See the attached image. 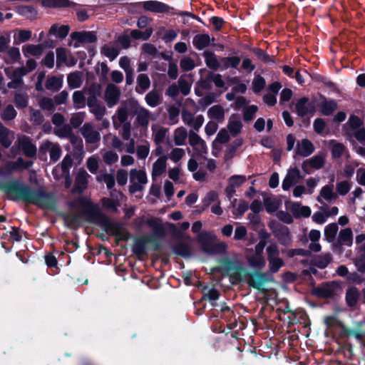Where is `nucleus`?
<instances>
[{
  "instance_id": "obj_24",
  "label": "nucleus",
  "mask_w": 365,
  "mask_h": 365,
  "mask_svg": "<svg viewBox=\"0 0 365 365\" xmlns=\"http://www.w3.org/2000/svg\"><path fill=\"white\" fill-rule=\"evenodd\" d=\"M173 252L182 257L187 258L192 255L191 246L184 242H180L173 246Z\"/></svg>"
},
{
  "instance_id": "obj_44",
  "label": "nucleus",
  "mask_w": 365,
  "mask_h": 365,
  "mask_svg": "<svg viewBox=\"0 0 365 365\" xmlns=\"http://www.w3.org/2000/svg\"><path fill=\"white\" fill-rule=\"evenodd\" d=\"M331 261V256L329 253L324 255H318L314 258V264L319 269H324Z\"/></svg>"
},
{
  "instance_id": "obj_61",
  "label": "nucleus",
  "mask_w": 365,
  "mask_h": 365,
  "mask_svg": "<svg viewBox=\"0 0 365 365\" xmlns=\"http://www.w3.org/2000/svg\"><path fill=\"white\" fill-rule=\"evenodd\" d=\"M180 66L183 71H190L195 68V62L190 57H185L180 60Z\"/></svg>"
},
{
  "instance_id": "obj_32",
  "label": "nucleus",
  "mask_w": 365,
  "mask_h": 365,
  "mask_svg": "<svg viewBox=\"0 0 365 365\" xmlns=\"http://www.w3.org/2000/svg\"><path fill=\"white\" fill-rule=\"evenodd\" d=\"M206 65L214 71L218 70L220 63L216 58L215 54L210 51H205L203 53Z\"/></svg>"
},
{
  "instance_id": "obj_4",
  "label": "nucleus",
  "mask_w": 365,
  "mask_h": 365,
  "mask_svg": "<svg viewBox=\"0 0 365 365\" xmlns=\"http://www.w3.org/2000/svg\"><path fill=\"white\" fill-rule=\"evenodd\" d=\"M146 224L152 228L153 232L151 235L135 238L132 252L137 257H141L147 254L146 246L148 244L153 245L154 251H159L160 250V240L166 235V230L158 218L148 219Z\"/></svg>"
},
{
  "instance_id": "obj_2",
  "label": "nucleus",
  "mask_w": 365,
  "mask_h": 365,
  "mask_svg": "<svg viewBox=\"0 0 365 365\" xmlns=\"http://www.w3.org/2000/svg\"><path fill=\"white\" fill-rule=\"evenodd\" d=\"M72 208L83 207V214L87 217L88 222L100 225L108 234L115 236L118 240L128 241L130 233L124 227L120 222H113L101 210L97 204L85 197H78L75 200L68 202Z\"/></svg>"
},
{
  "instance_id": "obj_48",
  "label": "nucleus",
  "mask_w": 365,
  "mask_h": 365,
  "mask_svg": "<svg viewBox=\"0 0 365 365\" xmlns=\"http://www.w3.org/2000/svg\"><path fill=\"white\" fill-rule=\"evenodd\" d=\"M61 217L67 227L78 226L80 225V216L78 215L62 213Z\"/></svg>"
},
{
  "instance_id": "obj_53",
  "label": "nucleus",
  "mask_w": 365,
  "mask_h": 365,
  "mask_svg": "<svg viewBox=\"0 0 365 365\" xmlns=\"http://www.w3.org/2000/svg\"><path fill=\"white\" fill-rule=\"evenodd\" d=\"M265 86V79L260 75H258L252 81V91L255 93H258L264 89Z\"/></svg>"
},
{
  "instance_id": "obj_3",
  "label": "nucleus",
  "mask_w": 365,
  "mask_h": 365,
  "mask_svg": "<svg viewBox=\"0 0 365 365\" xmlns=\"http://www.w3.org/2000/svg\"><path fill=\"white\" fill-rule=\"evenodd\" d=\"M222 267L227 271H234L231 278L237 282H245L250 287L257 289L260 293L266 294L268 290L264 287L266 283L273 281V277L261 271H248L238 263L228 257L220 260Z\"/></svg>"
},
{
  "instance_id": "obj_30",
  "label": "nucleus",
  "mask_w": 365,
  "mask_h": 365,
  "mask_svg": "<svg viewBox=\"0 0 365 365\" xmlns=\"http://www.w3.org/2000/svg\"><path fill=\"white\" fill-rule=\"evenodd\" d=\"M63 85L62 78L51 76L47 78L46 81V88L53 92L58 91Z\"/></svg>"
},
{
  "instance_id": "obj_46",
  "label": "nucleus",
  "mask_w": 365,
  "mask_h": 365,
  "mask_svg": "<svg viewBox=\"0 0 365 365\" xmlns=\"http://www.w3.org/2000/svg\"><path fill=\"white\" fill-rule=\"evenodd\" d=\"M17 115V112L11 104L7 105L1 113V118L4 121L14 120Z\"/></svg>"
},
{
  "instance_id": "obj_31",
  "label": "nucleus",
  "mask_w": 365,
  "mask_h": 365,
  "mask_svg": "<svg viewBox=\"0 0 365 365\" xmlns=\"http://www.w3.org/2000/svg\"><path fill=\"white\" fill-rule=\"evenodd\" d=\"M338 225L335 222L327 225L324 228V239L328 242H334L338 232Z\"/></svg>"
},
{
  "instance_id": "obj_34",
  "label": "nucleus",
  "mask_w": 365,
  "mask_h": 365,
  "mask_svg": "<svg viewBox=\"0 0 365 365\" xmlns=\"http://www.w3.org/2000/svg\"><path fill=\"white\" fill-rule=\"evenodd\" d=\"M230 140V135L226 129L222 128L217 133L215 140L212 143V149H217L216 142L224 144L227 143ZM212 154L213 156L217 157V153L214 150L212 151Z\"/></svg>"
},
{
  "instance_id": "obj_27",
  "label": "nucleus",
  "mask_w": 365,
  "mask_h": 365,
  "mask_svg": "<svg viewBox=\"0 0 365 365\" xmlns=\"http://www.w3.org/2000/svg\"><path fill=\"white\" fill-rule=\"evenodd\" d=\"M150 81L147 74L140 73L137 77V86L135 91L139 94H143L150 88Z\"/></svg>"
},
{
  "instance_id": "obj_36",
  "label": "nucleus",
  "mask_w": 365,
  "mask_h": 365,
  "mask_svg": "<svg viewBox=\"0 0 365 365\" xmlns=\"http://www.w3.org/2000/svg\"><path fill=\"white\" fill-rule=\"evenodd\" d=\"M145 99L149 106L154 108L160 103L162 96L157 91L153 90L146 94Z\"/></svg>"
},
{
  "instance_id": "obj_15",
  "label": "nucleus",
  "mask_w": 365,
  "mask_h": 365,
  "mask_svg": "<svg viewBox=\"0 0 365 365\" xmlns=\"http://www.w3.org/2000/svg\"><path fill=\"white\" fill-rule=\"evenodd\" d=\"M15 12L21 16L29 20H35L37 19L38 11L31 5H19L14 8Z\"/></svg>"
},
{
  "instance_id": "obj_52",
  "label": "nucleus",
  "mask_w": 365,
  "mask_h": 365,
  "mask_svg": "<svg viewBox=\"0 0 365 365\" xmlns=\"http://www.w3.org/2000/svg\"><path fill=\"white\" fill-rule=\"evenodd\" d=\"M56 53V67L59 68L67 61L66 48L64 47L57 48Z\"/></svg>"
},
{
  "instance_id": "obj_9",
  "label": "nucleus",
  "mask_w": 365,
  "mask_h": 365,
  "mask_svg": "<svg viewBox=\"0 0 365 365\" xmlns=\"http://www.w3.org/2000/svg\"><path fill=\"white\" fill-rule=\"evenodd\" d=\"M297 115L304 118L307 115H313L316 112L315 101H311L308 97L304 96L298 99L295 104Z\"/></svg>"
},
{
  "instance_id": "obj_45",
  "label": "nucleus",
  "mask_w": 365,
  "mask_h": 365,
  "mask_svg": "<svg viewBox=\"0 0 365 365\" xmlns=\"http://www.w3.org/2000/svg\"><path fill=\"white\" fill-rule=\"evenodd\" d=\"M306 162L309 164L312 168L319 170L324 167L325 159L322 155H316L312 158L306 160Z\"/></svg>"
},
{
  "instance_id": "obj_13",
  "label": "nucleus",
  "mask_w": 365,
  "mask_h": 365,
  "mask_svg": "<svg viewBox=\"0 0 365 365\" xmlns=\"http://www.w3.org/2000/svg\"><path fill=\"white\" fill-rule=\"evenodd\" d=\"M90 177L83 168L81 169L76 177L72 192L82 193L88 186Z\"/></svg>"
},
{
  "instance_id": "obj_18",
  "label": "nucleus",
  "mask_w": 365,
  "mask_h": 365,
  "mask_svg": "<svg viewBox=\"0 0 365 365\" xmlns=\"http://www.w3.org/2000/svg\"><path fill=\"white\" fill-rule=\"evenodd\" d=\"M70 26L68 25L53 24L49 29L48 36H53L61 40L64 39L68 34Z\"/></svg>"
},
{
  "instance_id": "obj_25",
  "label": "nucleus",
  "mask_w": 365,
  "mask_h": 365,
  "mask_svg": "<svg viewBox=\"0 0 365 365\" xmlns=\"http://www.w3.org/2000/svg\"><path fill=\"white\" fill-rule=\"evenodd\" d=\"M167 156H160L153 165L152 175L153 177L160 176L166 170Z\"/></svg>"
},
{
  "instance_id": "obj_43",
  "label": "nucleus",
  "mask_w": 365,
  "mask_h": 365,
  "mask_svg": "<svg viewBox=\"0 0 365 365\" xmlns=\"http://www.w3.org/2000/svg\"><path fill=\"white\" fill-rule=\"evenodd\" d=\"M101 53L102 55L108 58L110 61H113L119 55L120 51L116 47L109 46L108 45L105 44L101 48Z\"/></svg>"
},
{
  "instance_id": "obj_29",
  "label": "nucleus",
  "mask_w": 365,
  "mask_h": 365,
  "mask_svg": "<svg viewBox=\"0 0 365 365\" xmlns=\"http://www.w3.org/2000/svg\"><path fill=\"white\" fill-rule=\"evenodd\" d=\"M22 51L25 56H28L29 54L39 56L42 54L43 48L42 44H26L23 46Z\"/></svg>"
},
{
  "instance_id": "obj_41",
  "label": "nucleus",
  "mask_w": 365,
  "mask_h": 365,
  "mask_svg": "<svg viewBox=\"0 0 365 365\" xmlns=\"http://www.w3.org/2000/svg\"><path fill=\"white\" fill-rule=\"evenodd\" d=\"M207 115L212 119L220 120L224 119L225 111L220 105H215L209 108Z\"/></svg>"
},
{
  "instance_id": "obj_50",
  "label": "nucleus",
  "mask_w": 365,
  "mask_h": 365,
  "mask_svg": "<svg viewBox=\"0 0 365 365\" xmlns=\"http://www.w3.org/2000/svg\"><path fill=\"white\" fill-rule=\"evenodd\" d=\"M248 262L250 266L255 268L261 269L264 267L266 262L263 255H258L255 254L248 259Z\"/></svg>"
},
{
  "instance_id": "obj_62",
  "label": "nucleus",
  "mask_w": 365,
  "mask_h": 365,
  "mask_svg": "<svg viewBox=\"0 0 365 365\" xmlns=\"http://www.w3.org/2000/svg\"><path fill=\"white\" fill-rule=\"evenodd\" d=\"M31 121H32L35 125H41L43 120L44 117L41 112L38 110H34L31 108Z\"/></svg>"
},
{
  "instance_id": "obj_26",
  "label": "nucleus",
  "mask_w": 365,
  "mask_h": 365,
  "mask_svg": "<svg viewBox=\"0 0 365 365\" xmlns=\"http://www.w3.org/2000/svg\"><path fill=\"white\" fill-rule=\"evenodd\" d=\"M353 242V234L351 228H345L341 230L337 240L339 246L347 245L351 246Z\"/></svg>"
},
{
  "instance_id": "obj_39",
  "label": "nucleus",
  "mask_w": 365,
  "mask_h": 365,
  "mask_svg": "<svg viewBox=\"0 0 365 365\" xmlns=\"http://www.w3.org/2000/svg\"><path fill=\"white\" fill-rule=\"evenodd\" d=\"M240 61V58L237 56L222 57L220 59V62L222 64L224 69H227L229 68H237Z\"/></svg>"
},
{
  "instance_id": "obj_35",
  "label": "nucleus",
  "mask_w": 365,
  "mask_h": 365,
  "mask_svg": "<svg viewBox=\"0 0 365 365\" xmlns=\"http://www.w3.org/2000/svg\"><path fill=\"white\" fill-rule=\"evenodd\" d=\"M153 32V29L151 27L146 28L143 31L138 29H133L130 31V36L132 38L135 40L142 39L143 41H147L150 38Z\"/></svg>"
},
{
  "instance_id": "obj_33",
  "label": "nucleus",
  "mask_w": 365,
  "mask_h": 365,
  "mask_svg": "<svg viewBox=\"0 0 365 365\" xmlns=\"http://www.w3.org/2000/svg\"><path fill=\"white\" fill-rule=\"evenodd\" d=\"M243 140L242 138L235 139L231 144H230L225 153V160L232 159L237 151V150L242 145Z\"/></svg>"
},
{
  "instance_id": "obj_40",
  "label": "nucleus",
  "mask_w": 365,
  "mask_h": 365,
  "mask_svg": "<svg viewBox=\"0 0 365 365\" xmlns=\"http://www.w3.org/2000/svg\"><path fill=\"white\" fill-rule=\"evenodd\" d=\"M187 137V131L184 127H179L174 133V142L176 145H184Z\"/></svg>"
},
{
  "instance_id": "obj_58",
  "label": "nucleus",
  "mask_w": 365,
  "mask_h": 365,
  "mask_svg": "<svg viewBox=\"0 0 365 365\" xmlns=\"http://www.w3.org/2000/svg\"><path fill=\"white\" fill-rule=\"evenodd\" d=\"M320 196L324 198L326 200H331L333 198H335L336 196L333 192V186L332 185H324L320 190Z\"/></svg>"
},
{
  "instance_id": "obj_37",
  "label": "nucleus",
  "mask_w": 365,
  "mask_h": 365,
  "mask_svg": "<svg viewBox=\"0 0 365 365\" xmlns=\"http://www.w3.org/2000/svg\"><path fill=\"white\" fill-rule=\"evenodd\" d=\"M14 102L17 108L24 109L28 106L29 96L26 93L16 92Z\"/></svg>"
},
{
  "instance_id": "obj_63",
  "label": "nucleus",
  "mask_w": 365,
  "mask_h": 365,
  "mask_svg": "<svg viewBox=\"0 0 365 365\" xmlns=\"http://www.w3.org/2000/svg\"><path fill=\"white\" fill-rule=\"evenodd\" d=\"M267 260H270L274 258L279 257V250L276 243L270 244L267 247Z\"/></svg>"
},
{
  "instance_id": "obj_21",
  "label": "nucleus",
  "mask_w": 365,
  "mask_h": 365,
  "mask_svg": "<svg viewBox=\"0 0 365 365\" xmlns=\"http://www.w3.org/2000/svg\"><path fill=\"white\" fill-rule=\"evenodd\" d=\"M291 212L295 218L309 217L311 215V208L309 206L302 205L299 202H294L291 207Z\"/></svg>"
},
{
  "instance_id": "obj_1",
  "label": "nucleus",
  "mask_w": 365,
  "mask_h": 365,
  "mask_svg": "<svg viewBox=\"0 0 365 365\" xmlns=\"http://www.w3.org/2000/svg\"><path fill=\"white\" fill-rule=\"evenodd\" d=\"M0 190L7 195H14L12 201L21 200L39 208L56 210L57 198L54 192H47L43 187L35 188L19 180L0 182Z\"/></svg>"
},
{
  "instance_id": "obj_17",
  "label": "nucleus",
  "mask_w": 365,
  "mask_h": 365,
  "mask_svg": "<svg viewBox=\"0 0 365 365\" xmlns=\"http://www.w3.org/2000/svg\"><path fill=\"white\" fill-rule=\"evenodd\" d=\"M19 145L24 155L28 158H34L36 155V147L32 143L29 137L24 135L19 139Z\"/></svg>"
},
{
  "instance_id": "obj_14",
  "label": "nucleus",
  "mask_w": 365,
  "mask_h": 365,
  "mask_svg": "<svg viewBox=\"0 0 365 365\" xmlns=\"http://www.w3.org/2000/svg\"><path fill=\"white\" fill-rule=\"evenodd\" d=\"M120 96V91L116 86L112 83L108 85L105 92V99L109 107L115 105L118 102Z\"/></svg>"
},
{
  "instance_id": "obj_10",
  "label": "nucleus",
  "mask_w": 365,
  "mask_h": 365,
  "mask_svg": "<svg viewBox=\"0 0 365 365\" xmlns=\"http://www.w3.org/2000/svg\"><path fill=\"white\" fill-rule=\"evenodd\" d=\"M71 37L76 41L74 44L75 48L78 46L77 43H92L97 41V36L94 31H74L71 34Z\"/></svg>"
},
{
  "instance_id": "obj_49",
  "label": "nucleus",
  "mask_w": 365,
  "mask_h": 365,
  "mask_svg": "<svg viewBox=\"0 0 365 365\" xmlns=\"http://www.w3.org/2000/svg\"><path fill=\"white\" fill-rule=\"evenodd\" d=\"M218 198V194L216 191L211 190L207 193L205 197L202 200V205L200 210L202 211L207 209L212 202H215Z\"/></svg>"
},
{
  "instance_id": "obj_54",
  "label": "nucleus",
  "mask_w": 365,
  "mask_h": 365,
  "mask_svg": "<svg viewBox=\"0 0 365 365\" xmlns=\"http://www.w3.org/2000/svg\"><path fill=\"white\" fill-rule=\"evenodd\" d=\"M264 205L266 211L270 214L276 212L279 207V202L270 197H266L264 199Z\"/></svg>"
},
{
  "instance_id": "obj_7",
  "label": "nucleus",
  "mask_w": 365,
  "mask_h": 365,
  "mask_svg": "<svg viewBox=\"0 0 365 365\" xmlns=\"http://www.w3.org/2000/svg\"><path fill=\"white\" fill-rule=\"evenodd\" d=\"M340 289V284L336 281L325 282L312 290V294L320 299H332L336 295V289Z\"/></svg>"
},
{
  "instance_id": "obj_51",
  "label": "nucleus",
  "mask_w": 365,
  "mask_h": 365,
  "mask_svg": "<svg viewBox=\"0 0 365 365\" xmlns=\"http://www.w3.org/2000/svg\"><path fill=\"white\" fill-rule=\"evenodd\" d=\"M282 252L285 253L287 255V256L289 258H292L297 255L303 256V257H308L310 255L309 250H304L302 248L282 250Z\"/></svg>"
},
{
  "instance_id": "obj_56",
  "label": "nucleus",
  "mask_w": 365,
  "mask_h": 365,
  "mask_svg": "<svg viewBox=\"0 0 365 365\" xmlns=\"http://www.w3.org/2000/svg\"><path fill=\"white\" fill-rule=\"evenodd\" d=\"M101 201L103 206L106 209L113 211L115 212L118 211V206L119 205V202L117 200L108 197H103Z\"/></svg>"
},
{
  "instance_id": "obj_5",
  "label": "nucleus",
  "mask_w": 365,
  "mask_h": 365,
  "mask_svg": "<svg viewBox=\"0 0 365 365\" xmlns=\"http://www.w3.org/2000/svg\"><path fill=\"white\" fill-rule=\"evenodd\" d=\"M215 236L206 231L200 232L197 236V242L203 252L208 255H222L226 252L227 245L225 242L214 243Z\"/></svg>"
},
{
  "instance_id": "obj_22",
  "label": "nucleus",
  "mask_w": 365,
  "mask_h": 365,
  "mask_svg": "<svg viewBox=\"0 0 365 365\" xmlns=\"http://www.w3.org/2000/svg\"><path fill=\"white\" fill-rule=\"evenodd\" d=\"M359 291L356 287H350L346 291L345 301L349 307H354L359 299Z\"/></svg>"
},
{
  "instance_id": "obj_19",
  "label": "nucleus",
  "mask_w": 365,
  "mask_h": 365,
  "mask_svg": "<svg viewBox=\"0 0 365 365\" xmlns=\"http://www.w3.org/2000/svg\"><path fill=\"white\" fill-rule=\"evenodd\" d=\"M320 99L322 100L321 112L324 115L329 116L336 110L338 105L335 100H327L323 95H320Z\"/></svg>"
},
{
  "instance_id": "obj_59",
  "label": "nucleus",
  "mask_w": 365,
  "mask_h": 365,
  "mask_svg": "<svg viewBox=\"0 0 365 365\" xmlns=\"http://www.w3.org/2000/svg\"><path fill=\"white\" fill-rule=\"evenodd\" d=\"M49 153L51 161L53 163L57 162L60 159L62 153L61 146L58 143L54 144L51 148Z\"/></svg>"
},
{
  "instance_id": "obj_8",
  "label": "nucleus",
  "mask_w": 365,
  "mask_h": 365,
  "mask_svg": "<svg viewBox=\"0 0 365 365\" xmlns=\"http://www.w3.org/2000/svg\"><path fill=\"white\" fill-rule=\"evenodd\" d=\"M135 6H142L146 11H150L155 14H170L173 7L158 1L150 0L142 2H137L135 4Z\"/></svg>"
},
{
  "instance_id": "obj_57",
  "label": "nucleus",
  "mask_w": 365,
  "mask_h": 365,
  "mask_svg": "<svg viewBox=\"0 0 365 365\" xmlns=\"http://www.w3.org/2000/svg\"><path fill=\"white\" fill-rule=\"evenodd\" d=\"M258 110V107L255 105H251L247 107L243 113V119L246 122L252 120Z\"/></svg>"
},
{
  "instance_id": "obj_11",
  "label": "nucleus",
  "mask_w": 365,
  "mask_h": 365,
  "mask_svg": "<svg viewBox=\"0 0 365 365\" xmlns=\"http://www.w3.org/2000/svg\"><path fill=\"white\" fill-rule=\"evenodd\" d=\"M274 236L279 243L284 247H289L292 243V237L288 227L279 225L278 229L274 230Z\"/></svg>"
},
{
  "instance_id": "obj_28",
  "label": "nucleus",
  "mask_w": 365,
  "mask_h": 365,
  "mask_svg": "<svg viewBox=\"0 0 365 365\" xmlns=\"http://www.w3.org/2000/svg\"><path fill=\"white\" fill-rule=\"evenodd\" d=\"M250 51L256 56L258 60L262 61L264 63H275V57L269 56L260 48H251Z\"/></svg>"
},
{
  "instance_id": "obj_64",
  "label": "nucleus",
  "mask_w": 365,
  "mask_h": 365,
  "mask_svg": "<svg viewBox=\"0 0 365 365\" xmlns=\"http://www.w3.org/2000/svg\"><path fill=\"white\" fill-rule=\"evenodd\" d=\"M39 106L43 110L48 111H53L55 110V106L53 101L48 97H43L39 102Z\"/></svg>"
},
{
  "instance_id": "obj_6",
  "label": "nucleus",
  "mask_w": 365,
  "mask_h": 365,
  "mask_svg": "<svg viewBox=\"0 0 365 365\" xmlns=\"http://www.w3.org/2000/svg\"><path fill=\"white\" fill-rule=\"evenodd\" d=\"M41 5L46 8L64 9L72 8L76 14L77 19L80 22L86 21L89 15L84 5L77 4L70 0H41Z\"/></svg>"
},
{
  "instance_id": "obj_12",
  "label": "nucleus",
  "mask_w": 365,
  "mask_h": 365,
  "mask_svg": "<svg viewBox=\"0 0 365 365\" xmlns=\"http://www.w3.org/2000/svg\"><path fill=\"white\" fill-rule=\"evenodd\" d=\"M303 178L304 176L301 175L299 170L297 168L289 169L282 181V189L285 191L289 190L293 185L297 184L299 180Z\"/></svg>"
},
{
  "instance_id": "obj_47",
  "label": "nucleus",
  "mask_w": 365,
  "mask_h": 365,
  "mask_svg": "<svg viewBox=\"0 0 365 365\" xmlns=\"http://www.w3.org/2000/svg\"><path fill=\"white\" fill-rule=\"evenodd\" d=\"M73 102L74 107L77 109L86 106V97L81 91H76L73 93Z\"/></svg>"
},
{
  "instance_id": "obj_42",
  "label": "nucleus",
  "mask_w": 365,
  "mask_h": 365,
  "mask_svg": "<svg viewBox=\"0 0 365 365\" xmlns=\"http://www.w3.org/2000/svg\"><path fill=\"white\" fill-rule=\"evenodd\" d=\"M67 82L68 86L72 89L80 88L82 85V80L79 73L76 71L69 73L67 76Z\"/></svg>"
},
{
  "instance_id": "obj_60",
  "label": "nucleus",
  "mask_w": 365,
  "mask_h": 365,
  "mask_svg": "<svg viewBox=\"0 0 365 365\" xmlns=\"http://www.w3.org/2000/svg\"><path fill=\"white\" fill-rule=\"evenodd\" d=\"M269 262V271L272 273L277 272L279 269L284 265V261L280 257L270 259Z\"/></svg>"
},
{
  "instance_id": "obj_38",
  "label": "nucleus",
  "mask_w": 365,
  "mask_h": 365,
  "mask_svg": "<svg viewBox=\"0 0 365 365\" xmlns=\"http://www.w3.org/2000/svg\"><path fill=\"white\" fill-rule=\"evenodd\" d=\"M139 184H146L148 182L147 175L145 171L133 169L130 172V182H136Z\"/></svg>"
},
{
  "instance_id": "obj_16",
  "label": "nucleus",
  "mask_w": 365,
  "mask_h": 365,
  "mask_svg": "<svg viewBox=\"0 0 365 365\" xmlns=\"http://www.w3.org/2000/svg\"><path fill=\"white\" fill-rule=\"evenodd\" d=\"M315 150L314 144L307 138L302 139L301 143H297L295 149V154L302 156L307 157L312 155Z\"/></svg>"
},
{
  "instance_id": "obj_55",
  "label": "nucleus",
  "mask_w": 365,
  "mask_h": 365,
  "mask_svg": "<svg viewBox=\"0 0 365 365\" xmlns=\"http://www.w3.org/2000/svg\"><path fill=\"white\" fill-rule=\"evenodd\" d=\"M242 128V123L240 120L230 121L227 125V128L232 135L235 136L239 134Z\"/></svg>"
},
{
  "instance_id": "obj_23",
  "label": "nucleus",
  "mask_w": 365,
  "mask_h": 365,
  "mask_svg": "<svg viewBox=\"0 0 365 365\" xmlns=\"http://www.w3.org/2000/svg\"><path fill=\"white\" fill-rule=\"evenodd\" d=\"M220 296V292L215 288H211L209 289L207 293L203 294L202 298L197 302L196 306L200 305L202 302L205 300H209L211 303V305L217 308L218 307V304L215 302L219 299Z\"/></svg>"
},
{
  "instance_id": "obj_20",
  "label": "nucleus",
  "mask_w": 365,
  "mask_h": 365,
  "mask_svg": "<svg viewBox=\"0 0 365 365\" xmlns=\"http://www.w3.org/2000/svg\"><path fill=\"white\" fill-rule=\"evenodd\" d=\"M211 40L215 41V38H210L207 34H197L192 38V44L196 49L201 51L210 46Z\"/></svg>"
}]
</instances>
